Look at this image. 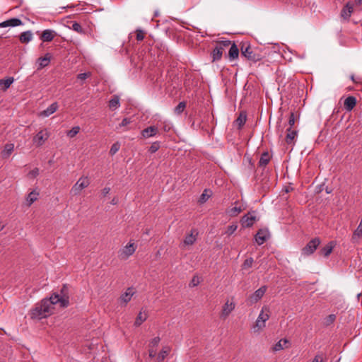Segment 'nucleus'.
<instances>
[{
	"mask_svg": "<svg viewBox=\"0 0 362 362\" xmlns=\"http://www.w3.org/2000/svg\"><path fill=\"white\" fill-rule=\"evenodd\" d=\"M288 341L286 339H282L279 340L273 347V350L274 351H278L284 349L287 347V344H288Z\"/></svg>",
	"mask_w": 362,
	"mask_h": 362,
	"instance_id": "obj_31",
	"label": "nucleus"
},
{
	"mask_svg": "<svg viewBox=\"0 0 362 362\" xmlns=\"http://www.w3.org/2000/svg\"><path fill=\"white\" fill-rule=\"evenodd\" d=\"M32 39L33 33L30 30L23 32L19 37V40L22 43H28L31 41Z\"/></svg>",
	"mask_w": 362,
	"mask_h": 362,
	"instance_id": "obj_28",
	"label": "nucleus"
},
{
	"mask_svg": "<svg viewBox=\"0 0 362 362\" xmlns=\"http://www.w3.org/2000/svg\"><path fill=\"white\" fill-rule=\"evenodd\" d=\"M256 220L257 217L255 215V211L248 212L242 217L240 223L243 228H249L253 226Z\"/></svg>",
	"mask_w": 362,
	"mask_h": 362,
	"instance_id": "obj_12",
	"label": "nucleus"
},
{
	"mask_svg": "<svg viewBox=\"0 0 362 362\" xmlns=\"http://www.w3.org/2000/svg\"><path fill=\"white\" fill-rule=\"evenodd\" d=\"M355 1L358 4H362V0H355Z\"/></svg>",
	"mask_w": 362,
	"mask_h": 362,
	"instance_id": "obj_57",
	"label": "nucleus"
},
{
	"mask_svg": "<svg viewBox=\"0 0 362 362\" xmlns=\"http://www.w3.org/2000/svg\"><path fill=\"white\" fill-rule=\"evenodd\" d=\"M320 243L318 238L312 239L303 249V254L310 255L313 254Z\"/></svg>",
	"mask_w": 362,
	"mask_h": 362,
	"instance_id": "obj_11",
	"label": "nucleus"
},
{
	"mask_svg": "<svg viewBox=\"0 0 362 362\" xmlns=\"http://www.w3.org/2000/svg\"><path fill=\"white\" fill-rule=\"evenodd\" d=\"M136 245L133 243H129L119 251V257L122 259H127L136 251Z\"/></svg>",
	"mask_w": 362,
	"mask_h": 362,
	"instance_id": "obj_7",
	"label": "nucleus"
},
{
	"mask_svg": "<svg viewBox=\"0 0 362 362\" xmlns=\"http://www.w3.org/2000/svg\"><path fill=\"white\" fill-rule=\"evenodd\" d=\"M235 303L233 301H229L228 300L222 308L221 317L223 318H226L235 309Z\"/></svg>",
	"mask_w": 362,
	"mask_h": 362,
	"instance_id": "obj_14",
	"label": "nucleus"
},
{
	"mask_svg": "<svg viewBox=\"0 0 362 362\" xmlns=\"http://www.w3.org/2000/svg\"><path fill=\"white\" fill-rule=\"evenodd\" d=\"M71 28L77 32L78 33L83 34L84 33V30L82 28L81 25L77 22H73Z\"/></svg>",
	"mask_w": 362,
	"mask_h": 362,
	"instance_id": "obj_41",
	"label": "nucleus"
},
{
	"mask_svg": "<svg viewBox=\"0 0 362 362\" xmlns=\"http://www.w3.org/2000/svg\"><path fill=\"white\" fill-rule=\"evenodd\" d=\"M39 192L36 190L32 191L26 197V202L28 203V206H30L34 202H35L38 199Z\"/></svg>",
	"mask_w": 362,
	"mask_h": 362,
	"instance_id": "obj_30",
	"label": "nucleus"
},
{
	"mask_svg": "<svg viewBox=\"0 0 362 362\" xmlns=\"http://www.w3.org/2000/svg\"><path fill=\"white\" fill-rule=\"evenodd\" d=\"M187 103L185 101L180 102L179 104L175 107L174 112L176 115H181L186 108Z\"/></svg>",
	"mask_w": 362,
	"mask_h": 362,
	"instance_id": "obj_35",
	"label": "nucleus"
},
{
	"mask_svg": "<svg viewBox=\"0 0 362 362\" xmlns=\"http://www.w3.org/2000/svg\"><path fill=\"white\" fill-rule=\"evenodd\" d=\"M80 131V127L78 126L74 127L71 129H70L67 132V136L70 138L74 137Z\"/></svg>",
	"mask_w": 362,
	"mask_h": 362,
	"instance_id": "obj_42",
	"label": "nucleus"
},
{
	"mask_svg": "<svg viewBox=\"0 0 362 362\" xmlns=\"http://www.w3.org/2000/svg\"><path fill=\"white\" fill-rule=\"evenodd\" d=\"M132 122L130 118H124L120 124L117 127V129H120L122 127H127L128 124H129Z\"/></svg>",
	"mask_w": 362,
	"mask_h": 362,
	"instance_id": "obj_45",
	"label": "nucleus"
},
{
	"mask_svg": "<svg viewBox=\"0 0 362 362\" xmlns=\"http://www.w3.org/2000/svg\"><path fill=\"white\" fill-rule=\"evenodd\" d=\"M55 303H52L51 297L49 299L45 298L41 302L35 305L31 310L30 316L32 318L42 319L50 315L54 309L53 305Z\"/></svg>",
	"mask_w": 362,
	"mask_h": 362,
	"instance_id": "obj_1",
	"label": "nucleus"
},
{
	"mask_svg": "<svg viewBox=\"0 0 362 362\" xmlns=\"http://www.w3.org/2000/svg\"><path fill=\"white\" fill-rule=\"evenodd\" d=\"M199 278L197 276H194L192 281H190L189 283V286L190 287H194V286H197L199 284Z\"/></svg>",
	"mask_w": 362,
	"mask_h": 362,
	"instance_id": "obj_50",
	"label": "nucleus"
},
{
	"mask_svg": "<svg viewBox=\"0 0 362 362\" xmlns=\"http://www.w3.org/2000/svg\"><path fill=\"white\" fill-rule=\"evenodd\" d=\"M50 55L49 53L46 54L45 55V57H40L38 59H37V63H38V68L37 69H42L45 66H47L49 62H50Z\"/></svg>",
	"mask_w": 362,
	"mask_h": 362,
	"instance_id": "obj_23",
	"label": "nucleus"
},
{
	"mask_svg": "<svg viewBox=\"0 0 362 362\" xmlns=\"http://www.w3.org/2000/svg\"><path fill=\"white\" fill-rule=\"evenodd\" d=\"M158 128L155 126L148 127L141 131V136L144 139L152 137L158 133Z\"/></svg>",
	"mask_w": 362,
	"mask_h": 362,
	"instance_id": "obj_17",
	"label": "nucleus"
},
{
	"mask_svg": "<svg viewBox=\"0 0 362 362\" xmlns=\"http://www.w3.org/2000/svg\"><path fill=\"white\" fill-rule=\"evenodd\" d=\"M14 145L13 144H7L5 145L4 150L1 151V156L3 158H8L10 156L11 153L13 151Z\"/></svg>",
	"mask_w": 362,
	"mask_h": 362,
	"instance_id": "obj_29",
	"label": "nucleus"
},
{
	"mask_svg": "<svg viewBox=\"0 0 362 362\" xmlns=\"http://www.w3.org/2000/svg\"><path fill=\"white\" fill-rule=\"evenodd\" d=\"M334 246L335 243L333 241L329 242L321 249V254L325 257H328L332 253Z\"/></svg>",
	"mask_w": 362,
	"mask_h": 362,
	"instance_id": "obj_24",
	"label": "nucleus"
},
{
	"mask_svg": "<svg viewBox=\"0 0 362 362\" xmlns=\"http://www.w3.org/2000/svg\"><path fill=\"white\" fill-rule=\"evenodd\" d=\"M271 156L267 151L264 152L260 157L258 165L261 168L265 167L270 161Z\"/></svg>",
	"mask_w": 362,
	"mask_h": 362,
	"instance_id": "obj_25",
	"label": "nucleus"
},
{
	"mask_svg": "<svg viewBox=\"0 0 362 362\" xmlns=\"http://www.w3.org/2000/svg\"><path fill=\"white\" fill-rule=\"evenodd\" d=\"M23 23L21 20L19 18H13L0 23V28H6L8 26L16 27L21 25Z\"/></svg>",
	"mask_w": 362,
	"mask_h": 362,
	"instance_id": "obj_16",
	"label": "nucleus"
},
{
	"mask_svg": "<svg viewBox=\"0 0 362 362\" xmlns=\"http://www.w3.org/2000/svg\"><path fill=\"white\" fill-rule=\"evenodd\" d=\"M119 148H120V144L119 142H116V143L113 144L110 148V154L111 156L115 155L119 150Z\"/></svg>",
	"mask_w": 362,
	"mask_h": 362,
	"instance_id": "obj_43",
	"label": "nucleus"
},
{
	"mask_svg": "<svg viewBox=\"0 0 362 362\" xmlns=\"http://www.w3.org/2000/svg\"><path fill=\"white\" fill-rule=\"evenodd\" d=\"M134 294V292L133 291V288H128L127 291L120 296L119 300L124 305H127V303H129L131 300Z\"/></svg>",
	"mask_w": 362,
	"mask_h": 362,
	"instance_id": "obj_19",
	"label": "nucleus"
},
{
	"mask_svg": "<svg viewBox=\"0 0 362 362\" xmlns=\"http://www.w3.org/2000/svg\"><path fill=\"white\" fill-rule=\"evenodd\" d=\"M241 56L252 62L260 61L263 56L258 49L252 48L248 43H243L240 47Z\"/></svg>",
	"mask_w": 362,
	"mask_h": 362,
	"instance_id": "obj_2",
	"label": "nucleus"
},
{
	"mask_svg": "<svg viewBox=\"0 0 362 362\" xmlns=\"http://www.w3.org/2000/svg\"><path fill=\"white\" fill-rule=\"evenodd\" d=\"M4 228V226L0 224V231H1Z\"/></svg>",
	"mask_w": 362,
	"mask_h": 362,
	"instance_id": "obj_58",
	"label": "nucleus"
},
{
	"mask_svg": "<svg viewBox=\"0 0 362 362\" xmlns=\"http://www.w3.org/2000/svg\"><path fill=\"white\" fill-rule=\"evenodd\" d=\"M312 362H326V357L323 354H317Z\"/></svg>",
	"mask_w": 362,
	"mask_h": 362,
	"instance_id": "obj_46",
	"label": "nucleus"
},
{
	"mask_svg": "<svg viewBox=\"0 0 362 362\" xmlns=\"http://www.w3.org/2000/svg\"><path fill=\"white\" fill-rule=\"evenodd\" d=\"M168 352L169 349H163L157 357V360L158 361V362H162L165 359L166 356L168 354Z\"/></svg>",
	"mask_w": 362,
	"mask_h": 362,
	"instance_id": "obj_40",
	"label": "nucleus"
},
{
	"mask_svg": "<svg viewBox=\"0 0 362 362\" xmlns=\"http://www.w3.org/2000/svg\"><path fill=\"white\" fill-rule=\"evenodd\" d=\"M353 5L350 3H347L341 11V18L344 20H349L353 12Z\"/></svg>",
	"mask_w": 362,
	"mask_h": 362,
	"instance_id": "obj_21",
	"label": "nucleus"
},
{
	"mask_svg": "<svg viewBox=\"0 0 362 362\" xmlns=\"http://www.w3.org/2000/svg\"><path fill=\"white\" fill-rule=\"evenodd\" d=\"M228 47H230L229 50H228V54L229 61L232 62L235 59H237L238 58L239 52H240L239 48L238 47V46L235 45V42H232L230 41V45Z\"/></svg>",
	"mask_w": 362,
	"mask_h": 362,
	"instance_id": "obj_15",
	"label": "nucleus"
},
{
	"mask_svg": "<svg viewBox=\"0 0 362 362\" xmlns=\"http://www.w3.org/2000/svg\"><path fill=\"white\" fill-rule=\"evenodd\" d=\"M120 106L119 97L117 95L112 96L109 101V107L112 110H115Z\"/></svg>",
	"mask_w": 362,
	"mask_h": 362,
	"instance_id": "obj_26",
	"label": "nucleus"
},
{
	"mask_svg": "<svg viewBox=\"0 0 362 362\" xmlns=\"http://www.w3.org/2000/svg\"><path fill=\"white\" fill-rule=\"evenodd\" d=\"M238 228V226L237 224H231L228 227V229L226 230V233L228 235H232Z\"/></svg>",
	"mask_w": 362,
	"mask_h": 362,
	"instance_id": "obj_47",
	"label": "nucleus"
},
{
	"mask_svg": "<svg viewBox=\"0 0 362 362\" xmlns=\"http://www.w3.org/2000/svg\"><path fill=\"white\" fill-rule=\"evenodd\" d=\"M270 310L267 306H263L260 313L259 314L255 324L252 329L255 332H260L264 327H265V322L269 319Z\"/></svg>",
	"mask_w": 362,
	"mask_h": 362,
	"instance_id": "obj_4",
	"label": "nucleus"
},
{
	"mask_svg": "<svg viewBox=\"0 0 362 362\" xmlns=\"http://www.w3.org/2000/svg\"><path fill=\"white\" fill-rule=\"evenodd\" d=\"M90 76V72L81 73V74H78L77 78L80 79V80H85L88 77H89Z\"/></svg>",
	"mask_w": 362,
	"mask_h": 362,
	"instance_id": "obj_52",
	"label": "nucleus"
},
{
	"mask_svg": "<svg viewBox=\"0 0 362 362\" xmlns=\"http://www.w3.org/2000/svg\"><path fill=\"white\" fill-rule=\"evenodd\" d=\"M253 262L254 261L252 257L246 259L242 265V269L246 270L252 267Z\"/></svg>",
	"mask_w": 362,
	"mask_h": 362,
	"instance_id": "obj_39",
	"label": "nucleus"
},
{
	"mask_svg": "<svg viewBox=\"0 0 362 362\" xmlns=\"http://www.w3.org/2000/svg\"><path fill=\"white\" fill-rule=\"evenodd\" d=\"M52 303H59L61 308H66L69 305V287L64 285L60 290V293H54L51 296Z\"/></svg>",
	"mask_w": 362,
	"mask_h": 362,
	"instance_id": "obj_3",
	"label": "nucleus"
},
{
	"mask_svg": "<svg viewBox=\"0 0 362 362\" xmlns=\"http://www.w3.org/2000/svg\"><path fill=\"white\" fill-rule=\"evenodd\" d=\"M198 231L197 229H192L189 234H187L180 245V247L185 248L188 246L192 245L197 240L198 236Z\"/></svg>",
	"mask_w": 362,
	"mask_h": 362,
	"instance_id": "obj_10",
	"label": "nucleus"
},
{
	"mask_svg": "<svg viewBox=\"0 0 362 362\" xmlns=\"http://www.w3.org/2000/svg\"><path fill=\"white\" fill-rule=\"evenodd\" d=\"M56 35L57 33L54 30L47 29L42 32L40 39L43 42H50L54 38Z\"/></svg>",
	"mask_w": 362,
	"mask_h": 362,
	"instance_id": "obj_18",
	"label": "nucleus"
},
{
	"mask_svg": "<svg viewBox=\"0 0 362 362\" xmlns=\"http://www.w3.org/2000/svg\"><path fill=\"white\" fill-rule=\"evenodd\" d=\"M118 202V199L117 197H114L111 202H110V204H112V205H116Z\"/></svg>",
	"mask_w": 362,
	"mask_h": 362,
	"instance_id": "obj_56",
	"label": "nucleus"
},
{
	"mask_svg": "<svg viewBox=\"0 0 362 362\" xmlns=\"http://www.w3.org/2000/svg\"><path fill=\"white\" fill-rule=\"evenodd\" d=\"M58 109L57 103H52L46 110H43L40 113V116L48 117L55 112Z\"/></svg>",
	"mask_w": 362,
	"mask_h": 362,
	"instance_id": "obj_22",
	"label": "nucleus"
},
{
	"mask_svg": "<svg viewBox=\"0 0 362 362\" xmlns=\"http://www.w3.org/2000/svg\"><path fill=\"white\" fill-rule=\"evenodd\" d=\"M297 135V132L296 130H292L291 127L287 129V134L286 136V141L287 144H291Z\"/></svg>",
	"mask_w": 362,
	"mask_h": 362,
	"instance_id": "obj_32",
	"label": "nucleus"
},
{
	"mask_svg": "<svg viewBox=\"0 0 362 362\" xmlns=\"http://www.w3.org/2000/svg\"><path fill=\"white\" fill-rule=\"evenodd\" d=\"M136 40L138 41H142L144 38V33L142 30L138 28L136 30Z\"/></svg>",
	"mask_w": 362,
	"mask_h": 362,
	"instance_id": "obj_49",
	"label": "nucleus"
},
{
	"mask_svg": "<svg viewBox=\"0 0 362 362\" xmlns=\"http://www.w3.org/2000/svg\"><path fill=\"white\" fill-rule=\"evenodd\" d=\"M49 137V133L47 129L40 131L33 139V143L37 146H41Z\"/></svg>",
	"mask_w": 362,
	"mask_h": 362,
	"instance_id": "obj_9",
	"label": "nucleus"
},
{
	"mask_svg": "<svg viewBox=\"0 0 362 362\" xmlns=\"http://www.w3.org/2000/svg\"><path fill=\"white\" fill-rule=\"evenodd\" d=\"M336 320V315L334 314H330L327 317H326L324 320V325L325 326H329L332 325Z\"/></svg>",
	"mask_w": 362,
	"mask_h": 362,
	"instance_id": "obj_38",
	"label": "nucleus"
},
{
	"mask_svg": "<svg viewBox=\"0 0 362 362\" xmlns=\"http://www.w3.org/2000/svg\"><path fill=\"white\" fill-rule=\"evenodd\" d=\"M14 78L13 77H8L6 79L0 80V86H3V90H6L13 83Z\"/></svg>",
	"mask_w": 362,
	"mask_h": 362,
	"instance_id": "obj_34",
	"label": "nucleus"
},
{
	"mask_svg": "<svg viewBox=\"0 0 362 362\" xmlns=\"http://www.w3.org/2000/svg\"><path fill=\"white\" fill-rule=\"evenodd\" d=\"M247 119L246 113L243 112H240L238 118L235 119V123L238 124V128L241 129L243 126L245 124Z\"/></svg>",
	"mask_w": 362,
	"mask_h": 362,
	"instance_id": "obj_33",
	"label": "nucleus"
},
{
	"mask_svg": "<svg viewBox=\"0 0 362 362\" xmlns=\"http://www.w3.org/2000/svg\"><path fill=\"white\" fill-rule=\"evenodd\" d=\"M267 289V286H262L257 291H255L252 294H251L247 301L250 305L257 303L264 295Z\"/></svg>",
	"mask_w": 362,
	"mask_h": 362,
	"instance_id": "obj_8",
	"label": "nucleus"
},
{
	"mask_svg": "<svg viewBox=\"0 0 362 362\" xmlns=\"http://www.w3.org/2000/svg\"><path fill=\"white\" fill-rule=\"evenodd\" d=\"M210 196H211V192L206 189H204L199 197V202L201 204L205 203L208 200V199L210 197Z\"/></svg>",
	"mask_w": 362,
	"mask_h": 362,
	"instance_id": "obj_36",
	"label": "nucleus"
},
{
	"mask_svg": "<svg viewBox=\"0 0 362 362\" xmlns=\"http://www.w3.org/2000/svg\"><path fill=\"white\" fill-rule=\"evenodd\" d=\"M110 188L106 187L103 189L102 194H103V196H106V195H107L110 193Z\"/></svg>",
	"mask_w": 362,
	"mask_h": 362,
	"instance_id": "obj_54",
	"label": "nucleus"
},
{
	"mask_svg": "<svg viewBox=\"0 0 362 362\" xmlns=\"http://www.w3.org/2000/svg\"><path fill=\"white\" fill-rule=\"evenodd\" d=\"M160 341V337H156L153 338V339L150 341L149 346H150L151 348H153H153H155V347H156V346L158 345V344H159Z\"/></svg>",
	"mask_w": 362,
	"mask_h": 362,
	"instance_id": "obj_48",
	"label": "nucleus"
},
{
	"mask_svg": "<svg viewBox=\"0 0 362 362\" xmlns=\"http://www.w3.org/2000/svg\"><path fill=\"white\" fill-rule=\"evenodd\" d=\"M147 317H148V314L146 311H140L136 318V320L134 322V325L136 327L140 326L144 322H145L146 320Z\"/></svg>",
	"mask_w": 362,
	"mask_h": 362,
	"instance_id": "obj_27",
	"label": "nucleus"
},
{
	"mask_svg": "<svg viewBox=\"0 0 362 362\" xmlns=\"http://www.w3.org/2000/svg\"><path fill=\"white\" fill-rule=\"evenodd\" d=\"M156 350H154L153 348H151L149 349V356L151 357V358H153L155 357L156 356Z\"/></svg>",
	"mask_w": 362,
	"mask_h": 362,
	"instance_id": "obj_55",
	"label": "nucleus"
},
{
	"mask_svg": "<svg viewBox=\"0 0 362 362\" xmlns=\"http://www.w3.org/2000/svg\"><path fill=\"white\" fill-rule=\"evenodd\" d=\"M351 80L354 81V76H351Z\"/></svg>",
	"mask_w": 362,
	"mask_h": 362,
	"instance_id": "obj_59",
	"label": "nucleus"
},
{
	"mask_svg": "<svg viewBox=\"0 0 362 362\" xmlns=\"http://www.w3.org/2000/svg\"><path fill=\"white\" fill-rule=\"evenodd\" d=\"M269 238V232L267 228L259 229L255 236L256 243L262 245Z\"/></svg>",
	"mask_w": 362,
	"mask_h": 362,
	"instance_id": "obj_13",
	"label": "nucleus"
},
{
	"mask_svg": "<svg viewBox=\"0 0 362 362\" xmlns=\"http://www.w3.org/2000/svg\"><path fill=\"white\" fill-rule=\"evenodd\" d=\"M39 175V169L37 168H35L32 170H30L28 173V176L30 177H36Z\"/></svg>",
	"mask_w": 362,
	"mask_h": 362,
	"instance_id": "obj_51",
	"label": "nucleus"
},
{
	"mask_svg": "<svg viewBox=\"0 0 362 362\" xmlns=\"http://www.w3.org/2000/svg\"><path fill=\"white\" fill-rule=\"evenodd\" d=\"M295 124V117L294 114L293 112H291L289 119H288V124L290 125V127L291 128Z\"/></svg>",
	"mask_w": 362,
	"mask_h": 362,
	"instance_id": "obj_53",
	"label": "nucleus"
},
{
	"mask_svg": "<svg viewBox=\"0 0 362 362\" xmlns=\"http://www.w3.org/2000/svg\"><path fill=\"white\" fill-rule=\"evenodd\" d=\"M230 45V40H222L217 42L215 47L211 53L212 62H216L221 60L223 53L225 52L226 48Z\"/></svg>",
	"mask_w": 362,
	"mask_h": 362,
	"instance_id": "obj_5",
	"label": "nucleus"
},
{
	"mask_svg": "<svg viewBox=\"0 0 362 362\" xmlns=\"http://www.w3.org/2000/svg\"><path fill=\"white\" fill-rule=\"evenodd\" d=\"M242 208L240 206H234L226 211V213L230 216H235L239 214L242 211Z\"/></svg>",
	"mask_w": 362,
	"mask_h": 362,
	"instance_id": "obj_37",
	"label": "nucleus"
},
{
	"mask_svg": "<svg viewBox=\"0 0 362 362\" xmlns=\"http://www.w3.org/2000/svg\"><path fill=\"white\" fill-rule=\"evenodd\" d=\"M356 105V98L354 96L347 97L344 103V107L346 111H351Z\"/></svg>",
	"mask_w": 362,
	"mask_h": 362,
	"instance_id": "obj_20",
	"label": "nucleus"
},
{
	"mask_svg": "<svg viewBox=\"0 0 362 362\" xmlns=\"http://www.w3.org/2000/svg\"><path fill=\"white\" fill-rule=\"evenodd\" d=\"M160 148V143L158 141L153 142L148 148L151 153H156Z\"/></svg>",
	"mask_w": 362,
	"mask_h": 362,
	"instance_id": "obj_44",
	"label": "nucleus"
},
{
	"mask_svg": "<svg viewBox=\"0 0 362 362\" xmlns=\"http://www.w3.org/2000/svg\"><path fill=\"white\" fill-rule=\"evenodd\" d=\"M90 185V180L88 177H81L73 185L71 189V193L74 195H78L85 188L88 187Z\"/></svg>",
	"mask_w": 362,
	"mask_h": 362,
	"instance_id": "obj_6",
	"label": "nucleus"
}]
</instances>
